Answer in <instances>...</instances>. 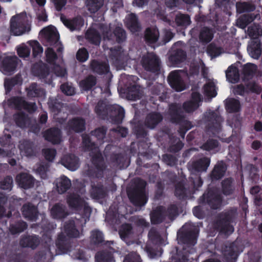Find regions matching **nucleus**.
<instances>
[{
    "mask_svg": "<svg viewBox=\"0 0 262 262\" xmlns=\"http://www.w3.org/2000/svg\"><path fill=\"white\" fill-rule=\"evenodd\" d=\"M85 214L81 217V220H76L74 221H71L67 224L64 227V231L61 235L59 236L58 242L57 243V246L58 249V254H69L74 258L77 259L82 261H87L89 258V255H85L82 251L78 249H73L70 250L71 248L70 244L64 242V234L68 236L77 237H78L81 232V228L83 224H85L86 220L89 219L90 214V209L88 207H84Z\"/></svg>",
    "mask_w": 262,
    "mask_h": 262,
    "instance_id": "obj_1",
    "label": "nucleus"
},
{
    "mask_svg": "<svg viewBox=\"0 0 262 262\" xmlns=\"http://www.w3.org/2000/svg\"><path fill=\"white\" fill-rule=\"evenodd\" d=\"M83 144L88 150H91L90 153L92 157V163L94 167L89 170L88 174L93 177H101L104 169L102 158L99 149L96 147L93 143H91L90 137L87 135H83Z\"/></svg>",
    "mask_w": 262,
    "mask_h": 262,
    "instance_id": "obj_2",
    "label": "nucleus"
},
{
    "mask_svg": "<svg viewBox=\"0 0 262 262\" xmlns=\"http://www.w3.org/2000/svg\"><path fill=\"white\" fill-rule=\"evenodd\" d=\"M30 30L29 17L26 13L13 16L10 20V32L14 35L19 36Z\"/></svg>",
    "mask_w": 262,
    "mask_h": 262,
    "instance_id": "obj_3",
    "label": "nucleus"
},
{
    "mask_svg": "<svg viewBox=\"0 0 262 262\" xmlns=\"http://www.w3.org/2000/svg\"><path fill=\"white\" fill-rule=\"evenodd\" d=\"M204 120L206 123L208 132H211L215 135L220 131L221 123L223 120L217 113L211 111L207 112L205 115Z\"/></svg>",
    "mask_w": 262,
    "mask_h": 262,
    "instance_id": "obj_4",
    "label": "nucleus"
},
{
    "mask_svg": "<svg viewBox=\"0 0 262 262\" xmlns=\"http://www.w3.org/2000/svg\"><path fill=\"white\" fill-rule=\"evenodd\" d=\"M183 49L184 46L181 41L173 45L169 57V61L172 65H176L185 59L186 54Z\"/></svg>",
    "mask_w": 262,
    "mask_h": 262,
    "instance_id": "obj_5",
    "label": "nucleus"
},
{
    "mask_svg": "<svg viewBox=\"0 0 262 262\" xmlns=\"http://www.w3.org/2000/svg\"><path fill=\"white\" fill-rule=\"evenodd\" d=\"M186 75L182 71L171 72L169 76L168 80L171 86L178 92L183 91L185 89L183 78Z\"/></svg>",
    "mask_w": 262,
    "mask_h": 262,
    "instance_id": "obj_6",
    "label": "nucleus"
},
{
    "mask_svg": "<svg viewBox=\"0 0 262 262\" xmlns=\"http://www.w3.org/2000/svg\"><path fill=\"white\" fill-rule=\"evenodd\" d=\"M41 33L43 34L45 38L50 45H54L55 47H58L57 49L58 51L59 52L62 50L60 42H59V34L54 27L49 26L47 27L41 31Z\"/></svg>",
    "mask_w": 262,
    "mask_h": 262,
    "instance_id": "obj_7",
    "label": "nucleus"
},
{
    "mask_svg": "<svg viewBox=\"0 0 262 262\" xmlns=\"http://www.w3.org/2000/svg\"><path fill=\"white\" fill-rule=\"evenodd\" d=\"M19 61L20 60L16 56L5 57L0 62V70L5 74L10 75L15 70Z\"/></svg>",
    "mask_w": 262,
    "mask_h": 262,
    "instance_id": "obj_8",
    "label": "nucleus"
},
{
    "mask_svg": "<svg viewBox=\"0 0 262 262\" xmlns=\"http://www.w3.org/2000/svg\"><path fill=\"white\" fill-rule=\"evenodd\" d=\"M10 136H5L0 138V156H11L15 151L14 145L10 143Z\"/></svg>",
    "mask_w": 262,
    "mask_h": 262,
    "instance_id": "obj_9",
    "label": "nucleus"
},
{
    "mask_svg": "<svg viewBox=\"0 0 262 262\" xmlns=\"http://www.w3.org/2000/svg\"><path fill=\"white\" fill-rule=\"evenodd\" d=\"M18 185L24 189H29L33 186L35 179L30 174L20 173L17 174L15 178Z\"/></svg>",
    "mask_w": 262,
    "mask_h": 262,
    "instance_id": "obj_10",
    "label": "nucleus"
},
{
    "mask_svg": "<svg viewBox=\"0 0 262 262\" xmlns=\"http://www.w3.org/2000/svg\"><path fill=\"white\" fill-rule=\"evenodd\" d=\"M54 184L55 185L54 190L57 191V194H62L70 188L71 182L67 177L62 176L56 179Z\"/></svg>",
    "mask_w": 262,
    "mask_h": 262,
    "instance_id": "obj_11",
    "label": "nucleus"
},
{
    "mask_svg": "<svg viewBox=\"0 0 262 262\" xmlns=\"http://www.w3.org/2000/svg\"><path fill=\"white\" fill-rule=\"evenodd\" d=\"M142 64L148 71H156L159 65V60L154 53H148L142 60Z\"/></svg>",
    "mask_w": 262,
    "mask_h": 262,
    "instance_id": "obj_12",
    "label": "nucleus"
},
{
    "mask_svg": "<svg viewBox=\"0 0 262 262\" xmlns=\"http://www.w3.org/2000/svg\"><path fill=\"white\" fill-rule=\"evenodd\" d=\"M60 19L63 24L72 31L80 30L83 25V21L80 17L71 19L61 16Z\"/></svg>",
    "mask_w": 262,
    "mask_h": 262,
    "instance_id": "obj_13",
    "label": "nucleus"
},
{
    "mask_svg": "<svg viewBox=\"0 0 262 262\" xmlns=\"http://www.w3.org/2000/svg\"><path fill=\"white\" fill-rule=\"evenodd\" d=\"M201 101L200 95L197 92H193L191 99L185 102L183 104V108L186 112L190 113L195 111L199 106V103Z\"/></svg>",
    "mask_w": 262,
    "mask_h": 262,
    "instance_id": "obj_14",
    "label": "nucleus"
},
{
    "mask_svg": "<svg viewBox=\"0 0 262 262\" xmlns=\"http://www.w3.org/2000/svg\"><path fill=\"white\" fill-rule=\"evenodd\" d=\"M61 163L67 169L75 171L79 167L78 158L73 155H65L61 160Z\"/></svg>",
    "mask_w": 262,
    "mask_h": 262,
    "instance_id": "obj_15",
    "label": "nucleus"
},
{
    "mask_svg": "<svg viewBox=\"0 0 262 262\" xmlns=\"http://www.w3.org/2000/svg\"><path fill=\"white\" fill-rule=\"evenodd\" d=\"M183 112L178 104H173L170 105L168 118L174 122H179L184 117Z\"/></svg>",
    "mask_w": 262,
    "mask_h": 262,
    "instance_id": "obj_16",
    "label": "nucleus"
},
{
    "mask_svg": "<svg viewBox=\"0 0 262 262\" xmlns=\"http://www.w3.org/2000/svg\"><path fill=\"white\" fill-rule=\"evenodd\" d=\"M260 15L258 13H251L244 14L239 17L236 20V26L240 28L245 29L249 23L255 19H259Z\"/></svg>",
    "mask_w": 262,
    "mask_h": 262,
    "instance_id": "obj_17",
    "label": "nucleus"
},
{
    "mask_svg": "<svg viewBox=\"0 0 262 262\" xmlns=\"http://www.w3.org/2000/svg\"><path fill=\"white\" fill-rule=\"evenodd\" d=\"M247 50L251 57L258 59L261 52L260 42L258 40L251 41L248 45Z\"/></svg>",
    "mask_w": 262,
    "mask_h": 262,
    "instance_id": "obj_18",
    "label": "nucleus"
},
{
    "mask_svg": "<svg viewBox=\"0 0 262 262\" xmlns=\"http://www.w3.org/2000/svg\"><path fill=\"white\" fill-rule=\"evenodd\" d=\"M45 138L53 144H58L61 141L60 132L57 128H51L44 134Z\"/></svg>",
    "mask_w": 262,
    "mask_h": 262,
    "instance_id": "obj_19",
    "label": "nucleus"
},
{
    "mask_svg": "<svg viewBox=\"0 0 262 262\" xmlns=\"http://www.w3.org/2000/svg\"><path fill=\"white\" fill-rule=\"evenodd\" d=\"M162 120V116L158 113L148 114L146 118L145 124L150 128H154Z\"/></svg>",
    "mask_w": 262,
    "mask_h": 262,
    "instance_id": "obj_20",
    "label": "nucleus"
},
{
    "mask_svg": "<svg viewBox=\"0 0 262 262\" xmlns=\"http://www.w3.org/2000/svg\"><path fill=\"white\" fill-rule=\"evenodd\" d=\"M13 99L16 106L18 108H24L30 112H34L36 110L37 107L34 103H28L21 98L17 97Z\"/></svg>",
    "mask_w": 262,
    "mask_h": 262,
    "instance_id": "obj_21",
    "label": "nucleus"
},
{
    "mask_svg": "<svg viewBox=\"0 0 262 262\" xmlns=\"http://www.w3.org/2000/svg\"><path fill=\"white\" fill-rule=\"evenodd\" d=\"M23 215L31 220H35L37 216V210L36 207L31 204H25L22 208Z\"/></svg>",
    "mask_w": 262,
    "mask_h": 262,
    "instance_id": "obj_22",
    "label": "nucleus"
},
{
    "mask_svg": "<svg viewBox=\"0 0 262 262\" xmlns=\"http://www.w3.org/2000/svg\"><path fill=\"white\" fill-rule=\"evenodd\" d=\"M210 164V160L204 158L194 162L192 164V169L198 172L205 171L207 170Z\"/></svg>",
    "mask_w": 262,
    "mask_h": 262,
    "instance_id": "obj_23",
    "label": "nucleus"
},
{
    "mask_svg": "<svg viewBox=\"0 0 262 262\" xmlns=\"http://www.w3.org/2000/svg\"><path fill=\"white\" fill-rule=\"evenodd\" d=\"M126 23L127 27L133 33L137 32L140 30V26L137 21L136 16L134 14L128 15L126 18Z\"/></svg>",
    "mask_w": 262,
    "mask_h": 262,
    "instance_id": "obj_24",
    "label": "nucleus"
},
{
    "mask_svg": "<svg viewBox=\"0 0 262 262\" xmlns=\"http://www.w3.org/2000/svg\"><path fill=\"white\" fill-rule=\"evenodd\" d=\"M226 76L227 80L231 83L237 82L239 78L238 71L233 65L228 67L226 71Z\"/></svg>",
    "mask_w": 262,
    "mask_h": 262,
    "instance_id": "obj_25",
    "label": "nucleus"
},
{
    "mask_svg": "<svg viewBox=\"0 0 262 262\" xmlns=\"http://www.w3.org/2000/svg\"><path fill=\"white\" fill-rule=\"evenodd\" d=\"M39 241L36 236H29L22 238L20 244L24 247L35 248L39 244Z\"/></svg>",
    "mask_w": 262,
    "mask_h": 262,
    "instance_id": "obj_26",
    "label": "nucleus"
},
{
    "mask_svg": "<svg viewBox=\"0 0 262 262\" xmlns=\"http://www.w3.org/2000/svg\"><path fill=\"white\" fill-rule=\"evenodd\" d=\"M18 148L22 156L29 157L33 155V150L31 144L28 141L23 140L19 142Z\"/></svg>",
    "mask_w": 262,
    "mask_h": 262,
    "instance_id": "obj_27",
    "label": "nucleus"
},
{
    "mask_svg": "<svg viewBox=\"0 0 262 262\" xmlns=\"http://www.w3.org/2000/svg\"><path fill=\"white\" fill-rule=\"evenodd\" d=\"M226 167L223 162H218L215 166L211 173L212 179L217 180L221 179L224 174Z\"/></svg>",
    "mask_w": 262,
    "mask_h": 262,
    "instance_id": "obj_28",
    "label": "nucleus"
},
{
    "mask_svg": "<svg viewBox=\"0 0 262 262\" xmlns=\"http://www.w3.org/2000/svg\"><path fill=\"white\" fill-rule=\"evenodd\" d=\"M52 216L54 219H61L69 214L65 210V207L60 204L55 205L51 210Z\"/></svg>",
    "mask_w": 262,
    "mask_h": 262,
    "instance_id": "obj_29",
    "label": "nucleus"
},
{
    "mask_svg": "<svg viewBox=\"0 0 262 262\" xmlns=\"http://www.w3.org/2000/svg\"><path fill=\"white\" fill-rule=\"evenodd\" d=\"M141 92L140 86L135 84L128 88L127 97L129 100H135L140 98Z\"/></svg>",
    "mask_w": 262,
    "mask_h": 262,
    "instance_id": "obj_30",
    "label": "nucleus"
},
{
    "mask_svg": "<svg viewBox=\"0 0 262 262\" xmlns=\"http://www.w3.org/2000/svg\"><path fill=\"white\" fill-rule=\"evenodd\" d=\"M213 31L207 27L203 28L200 33V40L203 43L210 42L213 37Z\"/></svg>",
    "mask_w": 262,
    "mask_h": 262,
    "instance_id": "obj_31",
    "label": "nucleus"
},
{
    "mask_svg": "<svg viewBox=\"0 0 262 262\" xmlns=\"http://www.w3.org/2000/svg\"><path fill=\"white\" fill-rule=\"evenodd\" d=\"M28 95L29 97H44L45 93L43 89L37 86L35 83L31 84L29 88L27 89Z\"/></svg>",
    "mask_w": 262,
    "mask_h": 262,
    "instance_id": "obj_32",
    "label": "nucleus"
},
{
    "mask_svg": "<svg viewBox=\"0 0 262 262\" xmlns=\"http://www.w3.org/2000/svg\"><path fill=\"white\" fill-rule=\"evenodd\" d=\"M204 93L208 97L212 98L215 97L217 94L215 83L210 80L206 82L204 86Z\"/></svg>",
    "mask_w": 262,
    "mask_h": 262,
    "instance_id": "obj_33",
    "label": "nucleus"
},
{
    "mask_svg": "<svg viewBox=\"0 0 262 262\" xmlns=\"http://www.w3.org/2000/svg\"><path fill=\"white\" fill-rule=\"evenodd\" d=\"M119 233L120 238L129 244L127 242L128 238H130L132 235V228L128 224L123 225L119 230Z\"/></svg>",
    "mask_w": 262,
    "mask_h": 262,
    "instance_id": "obj_34",
    "label": "nucleus"
},
{
    "mask_svg": "<svg viewBox=\"0 0 262 262\" xmlns=\"http://www.w3.org/2000/svg\"><path fill=\"white\" fill-rule=\"evenodd\" d=\"M159 36L158 30L156 28H148L145 34V37L149 43H154L157 41Z\"/></svg>",
    "mask_w": 262,
    "mask_h": 262,
    "instance_id": "obj_35",
    "label": "nucleus"
},
{
    "mask_svg": "<svg viewBox=\"0 0 262 262\" xmlns=\"http://www.w3.org/2000/svg\"><path fill=\"white\" fill-rule=\"evenodd\" d=\"M85 121L81 118H74L69 123L70 128L76 132L83 130L84 128Z\"/></svg>",
    "mask_w": 262,
    "mask_h": 262,
    "instance_id": "obj_36",
    "label": "nucleus"
},
{
    "mask_svg": "<svg viewBox=\"0 0 262 262\" xmlns=\"http://www.w3.org/2000/svg\"><path fill=\"white\" fill-rule=\"evenodd\" d=\"M226 108L230 113L236 112L239 111L241 104L238 100L233 98H229L226 100Z\"/></svg>",
    "mask_w": 262,
    "mask_h": 262,
    "instance_id": "obj_37",
    "label": "nucleus"
},
{
    "mask_svg": "<svg viewBox=\"0 0 262 262\" xmlns=\"http://www.w3.org/2000/svg\"><path fill=\"white\" fill-rule=\"evenodd\" d=\"M165 213L163 211V207L160 206L155 210L153 211L150 214L151 222L153 224H158L161 222Z\"/></svg>",
    "mask_w": 262,
    "mask_h": 262,
    "instance_id": "obj_38",
    "label": "nucleus"
},
{
    "mask_svg": "<svg viewBox=\"0 0 262 262\" xmlns=\"http://www.w3.org/2000/svg\"><path fill=\"white\" fill-rule=\"evenodd\" d=\"M247 32L251 38H257L262 36V28L258 25L253 24L248 28Z\"/></svg>",
    "mask_w": 262,
    "mask_h": 262,
    "instance_id": "obj_39",
    "label": "nucleus"
},
{
    "mask_svg": "<svg viewBox=\"0 0 262 262\" xmlns=\"http://www.w3.org/2000/svg\"><path fill=\"white\" fill-rule=\"evenodd\" d=\"M103 0H87L86 7L91 13H95L103 5Z\"/></svg>",
    "mask_w": 262,
    "mask_h": 262,
    "instance_id": "obj_40",
    "label": "nucleus"
},
{
    "mask_svg": "<svg viewBox=\"0 0 262 262\" xmlns=\"http://www.w3.org/2000/svg\"><path fill=\"white\" fill-rule=\"evenodd\" d=\"M112 116L115 117V122L120 123L124 117V110L118 105H114L112 106Z\"/></svg>",
    "mask_w": 262,
    "mask_h": 262,
    "instance_id": "obj_41",
    "label": "nucleus"
},
{
    "mask_svg": "<svg viewBox=\"0 0 262 262\" xmlns=\"http://www.w3.org/2000/svg\"><path fill=\"white\" fill-rule=\"evenodd\" d=\"M91 67L94 71L99 74L107 73L108 71V66L106 63H101L93 61L91 63Z\"/></svg>",
    "mask_w": 262,
    "mask_h": 262,
    "instance_id": "obj_42",
    "label": "nucleus"
},
{
    "mask_svg": "<svg viewBox=\"0 0 262 262\" xmlns=\"http://www.w3.org/2000/svg\"><path fill=\"white\" fill-rule=\"evenodd\" d=\"M86 38L92 43L98 45L100 42V37L94 29H89L86 33Z\"/></svg>",
    "mask_w": 262,
    "mask_h": 262,
    "instance_id": "obj_43",
    "label": "nucleus"
},
{
    "mask_svg": "<svg viewBox=\"0 0 262 262\" xmlns=\"http://www.w3.org/2000/svg\"><path fill=\"white\" fill-rule=\"evenodd\" d=\"M96 84V79L94 76H89L80 82V86L84 90H89Z\"/></svg>",
    "mask_w": 262,
    "mask_h": 262,
    "instance_id": "obj_44",
    "label": "nucleus"
},
{
    "mask_svg": "<svg viewBox=\"0 0 262 262\" xmlns=\"http://www.w3.org/2000/svg\"><path fill=\"white\" fill-rule=\"evenodd\" d=\"M217 228L221 232L225 234H230L233 232V227L229 224V223L223 220L220 223V225H217Z\"/></svg>",
    "mask_w": 262,
    "mask_h": 262,
    "instance_id": "obj_45",
    "label": "nucleus"
},
{
    "mask_svg": "<svg viewBox=\"0 0 262 262\" xmlns=\"http://www.w3.org/2000/svg\"><path fill=\"white\" fill-rule=\"evenodd\" d=\"M97 262H115L111 253L98 252L96 255Z\"/></svg>",
    "mask_w": 262,
    "mask_h": 262,
    "instance_id": "obj_46",
    "label": "nucleus"
},
{
    "mask_svg": "<svg viewBox=\"0 0 262 262\" xmlns=\"http://www.w3.org/2000/svg\"><path fill=\"white\" fill-rule=\"evenodd\" d=\"M49 165L48 164H39L35 169L38 174L42 179H46L48 178L47 171L49 170Z\"/></svg>",
    "mask_w": 262,
    "mask_h": 262,
    "instance_id": "obj_47",
    "label": "nucleus"
},
{
    "mask_svg": "<svg viewBox=\"0 0 262 262\" xmlns=\"http://www.w3.org/2000/svg\"><path fill=\"white\" fill-rule=\"evenodd\" d=\"M232 180L231 179L225 180L222 183V191L224 194L228 195L232 194L233 191Z\"/></svg>",
    "mask_w": 262,
    "mask_h": 262,
    "instance_id": "obj_48",
    "label": "nucleus"
},
{
    "mask_svg": "<svg viewBox=\"0 0 262 262\" xmlns=\"http://www.w3.org/2000/svg\"><path fill=\"white\" fill-rule=\"evenodd\" d=\"M175 21L178 26H187L190 24V20L188 15L180 14L176 16Z\"/></svg>",
    "mask_w": 262,
    "mask_h": 262,
    "instance_id": "obj_49",
    "label": "nucleus"
},
{
    "mask_svg": "<svg viewBox=\"0 0 262 262\" xmlns=\"http://www.w3.org/2000/svg\"><path fill=\"white\" fill-rule=\"evenodd\" d=\"M13 186V179L10 177H6L0 182V189L10 190Z\"/></svg>",
    "mask_w": 262,
    "mask_h": 262,
    "instance_id": "obj_50",
    "label": "nucleus"
},
{
    "mask_svg": "<svg viewBox=\"0 0 262 262\" xmlns=\"http://www.w3.org/2000/svg\"><path fill=\"white\" fill-rule=\"evenodd\" d=\"M17 54L22 58L27 57L30 54V49L25 44H21L17 47Z\"/></svg>",
    "mask_w": 262,
    "mask_h": 262,
    "instance_id": "obj_51",
    "label": "nucleus"
},
{
    "mask_svg": "<svg viewBox=\"0 0 262 262\" xmlns=\"http://www.w3.org/2000/svg\"><path fill=\"white\" fill-rule=\"evenodd\" d=\"M30 46L33 50V54L34 56H37L43 52V49L39 45V42L36 40L29 41Z\"/></svg>",
    "mask_w": 262,
    "mask_h": 262,
    "instance_id": "obj_52",
    "label": "nucleus"
},
{
    "mask_svg": "<svg viewBox=\"0 0 262 262\" xmlns=\"http://www.w3.org/2000/svg\"><path fill=\"white\" fill-rule=\"evenodd\" d=\"M130 202L137 208V210L142 206H144L147 202L146 198H129Z\"/></svg>",
    "mask_w": 262,
    "mask_h": 262,
    "instance_id": "obj_53",
    "label": "nucleus"
},
{
    "mask_svg": "<svg viewBox=\"0 0 262 262\" xmlns=\"http://www.w3.org/2000/svg\"><path fill=\"white\" fill-rule=\"evenodd\" d=\"M236 6L237 11L240 13L246 11H252L254 9L253 6L246 3H237Z\"/></svg>",
    "mask_w": 262,
    "mask_h": 262,
    "instance_id": "obj_54",
    "label": "nucleus"
},
{
    "mask_svg": "<svg viewBox=\"0 0 262 262\" xmlns=\"http://www.w3.org/2000/svg\"><path fill=\"white\" fill-rule=\"evenodd\" d=\"M91 239L95 243H99L103 241V235L101 232L99 230H95L92 232Z\"/></svg>",
    "mask_w": 262,
    "mask_h": 262,
    "instance_id": "obj_55",
    "label": "nucleus"
},
{
    "mask_svg": "<svg viewBox=\"0 0 262 262\" xmlns=\"http://www.w3.org/2000/svg\"><path fill=\"white\" fill-rule=\"evenodd\" d=\"M257 67L256 65L252 63H247L244 65L243 72L245 75L250 76L256 71Z\"/></svg>",
    "mask_w": 262,
    "mask_h": 262,
    "instance_id": "obj_56",
    "label": "nucleus"
},
{
    "mask_svg": "<svg viewBox=\"0 0 262 262\" xmlns=\"http://www.w3.org/2000/svg\"><path fill=\"white\" fill-rule=\"evenodd\" d=\"M43 154L46 160L52 161L55 158L56 151L54 149L46 148L43 150Z\"/></svg>",
    "mask_w": 262,
    "mask_h": 262,
    "instance_id": "obj_57",
    "label": "nucleus"
},
{
    "mask_svg": "<svg viewBox=\"0 0 262 262\" xmlns=\"http://www.w3.org/2000/svg\"><path fill=\"white\" fill-rule=\"evenodd\" d=\"M222 49L217 47L213 44L210 45L207 49V51L209 54L212 57H216L220 55L222 53Z\"/></svg>",
    "mask_w": 262,
    "mask_h": 262,
    "instance_id": "obj_58",
    "label": "nucleus"
},
{
    "mask_svg": "<svg viewBox=\"0 0 262 262\" xmlns=\"http://www.w3.org/2000/svg\"><path fill=\"white\" fill-rule=\"evenodd\" d=\"M114 33L116 36L117 40L118 42L122 41L125 39V33L120 27H118L116 28L115 30L114 31Z\"/></svg>",
    "mask_w": 262,
    "mask_h": 262,
    "instance_id": "obj_59",
    "label": "nucleus"
},
{
    "mask_svg": "<svg viewBox=\"0 0 262 262\" xmlns=\"http://www.w3.org/2000/svg\"><path fill=\"white\" fill-rule=\"evenodd\" d=\"M49 107L52 110V111L54 113L55 115H58V114L61 113V109L62 110H64V107L62 106L61 104L60 103H55V104H53L51 101H50L48 103Z\"/></svg>",
    "mask_w": 262,
    "mask_h": 262,
    "instance_id": "obj_60",
    "label": "nucleus"
},
{
    "mask_svg": "<svg viewBox=\"0 0 262 262\" xmlns=\"http://www.w3.org/2000/svg\"><path fill=\"white\" fill-rule=\"evenodd\" d=\"M60 89L62 92L67 95L71 96L75 93L74 88L69 83L63 84L61 85Z\"/></svg>",
    "mask_w": 262,
    "mask_h": 262,
    "instance_id": "obj_61",
    "label": "nucleus"
},
{
    "mask_svg": "<svg viewBox=\"0 0 262 262\" xmlns=\"http://www.w3.org/2000/svg\"><path fill=\"white\" fill-rule=\"evenodd\" d=\"M76 56L78 60L84 62L88 59L89 54L84 48H82L78 50Z\"/></svg>",
    "mask_w": 262,
    "mask_h": 262,
    "instance_id": "obj_62",
    "label": "nucleus"
},
{
    "mask_svg": "<svg viewBox=\"0 0 262 262\" xmlns=\"http://www.w3.org/2000/svg\"><path fill=\"white\" fill-rule=\"evenodd\" d=\"M218 143L216 140H209L205 144H204L202 148L206 150H210L217 147Z\"/></svg>",
    "mask_w": 262,
    "mask_h": 262,
    "instance_id": "obj_63",
    "label": "nucleus"
},
{
    "mask_svg": "<svg viewBox=\"0 0 262 262\" xmlns=\"http://www.w3.org/2000/svg\"><path fill=\"white\" fill-rule=\"evenodd\" d=\"M123 262H141V261L139 255L135 253H132L126 256Z\"/></svg>",
    "mask_w": 262,
    "mask_h": 262,
    "instance_id": "obj_64",
    "label": "nucleus"
}]
</instances>
